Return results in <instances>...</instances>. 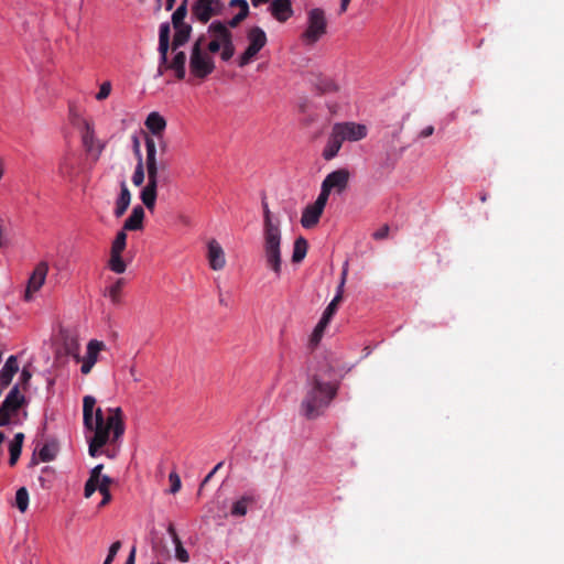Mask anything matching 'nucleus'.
Here are the masks:
<instances>
[{"label":"nucleus","instance_id":"36","mask_svg":"<svg viewBox=\"0 0 564 564\" xmlns=\"http://www.w3.org/2000/svg\"><path fill=\"white\" fill-rule=\"evenodd\" d=\"M126 284L124 279H118L110 288H109V297L112 303L118 304L120 302L121 291Z\"/></svg>","mask_w":564,"mask_h":564},{"label":"nucleus","instance_id":"35","mask_svg":"<svg viewBox=\"0 0 564 564\" xmlns=\"http://www.w3.org/2000/svg\"><path fill=\"white\" fill-rule=\"evenodd\" d=\"M251 502V498L242 497L237 500L231 507V514L235 517H243L247 514L248 503Z\"/></svg>","mask_w":564,"mask_h":564},{"label":"nucleus","instance_id":"51","mask_svg":"<svg viewBox=\"0 0 564 564\" xmlns=\"http://www.w3.org/2000/svg\"><path fill=\"white\" fill-rule=\"evenodd\" d=\"M340 295H335V297L332 300V302L328 304V306L326 307V312L328 313V315H334L337 307H338V304L340 303Z\"/></svg>","mask_w":564,"mask_h":564},{"label":"nucleus","instance_id":"23","mask_svg":"<svg viewBox=\"0 0 564 564\" xmlns=\"http://www.w3.org/2000/svg\"><path fill=\"white\" fill-rule=\"evenodd\" d=\"M208 33L214 36V40H218L220 44L227 43L232 40V34L228 26L220 22L215 21L208 26Z\"/></svg>","mask_w":564,"mask_h":564},{"label":"nucleus","instance_id":"56","mask_svg":"<svg viewBox=\"0 0 564 564\" xmlns=\"http://www.w3.org/2000/svg\"><path fill=\"white\" fill-rule=\"evenodd\" d=\"M102 495V500L99 503V508H102L107 506L111 500V494L109 489H106V491H99Z\"/></svg>","mask_w":564,"mask_h":564},{"label":"nucleus","instance_id":"14","mask_svg":"<svg viewBox=\"0 0 564 564\" xmlns=\"http://www.w3.org/2000/svg\"><path fill=\"white\" fill-rule=\"evenodd\" d=\"M171 35V26L169 22H164L160 25L159 29V54H160V64H159V74L162 75V65L166 63V54L171 47L170 42Z\"/></svg>","mask_w":564,"mask_h":564},{"label":"nucleus","instance_id":"43","mask_svg":"<svg viewBox=\"0 0 564 564\" xmlns=\"http://www.w3.org/2000/svg\"><path fill=\"white\" fill-rule=\"evenodd\" d=\"M111 93V84L110 82H105L100 85L99 91L96 95L97 100H104L108 98Z\"/></svg>","mask_w":564,"mask_h":564},{"label":"nucleus","instance_id":"30","mask_svg":"<svg viewBox=\"0 0 564 564\" xmlns=\"http://www.w3.org/2000/svg\"><path fill=\"white\" fill-rule=\"evenodd\" d=\"M308 245L304 237H299L294 241L292 261L295 263L301 262L307 253Z\"/></svg>","mask_w":564,"mask_h":564},{"label":"nucleus","instance_id":"3","mask_svg":"<svg viewBox=\"0 0 564 564\" xmlns=\"http://www.w3.org/2000/svg\"><path fill=\"white\" fill-rule=\"evenodd\" d=\"M263 208V257L265 265L275 276H280L282 271L281 242L282 232L280 220L274 219L269 209L268 203L262 202Z\"/></svg>","mask_w":564,"mask_h":564},{"label":"nucleus","instance_id":"61","mask_svg":"<svg viewBox=\"0 0 564 564\" xmlns=\"http://www.w3.org/2000/svg\"><path fill=\"white\" fill-rule=\"evenodd\" d=\"M133 149H134V153L138 158V161L140 160V158L142 159V154H141V151H140V143H139V140L138 138H134L133 140Z\"/></svg>","mask_w":564,"mask_h":564},{"label":"nucleus","instance_id":"18","mask_svg":"<svg viewBox=\"0 0 564 564\" xmlns=\"http://www.w3.org/2000/svg\"><path fill=\"white\" fill-rule=\"evenodd\" d=\"M185 63H186V54L183 51L176 52L172 61H169L166 57V63L162 65L163 69H172L175 72V76L177 79L182 80L185 78Z\"/></svg>","mask_w":564,"mask_h":564},{"label":"nucleus","instance_id":"22","mask_svg":"<svg viewBox=\"0 0 564 564\" xmlns=\"http://www.w3.org/2000/svg\"><path fill=\"white\" fill-rule=\"evenodd\" d=\"M144 209L138 205L133 207L131 215L124 220L122 229L128 230H140L143 228Z\"/></svg>","mask_w":564,"mask_h":564},{"label":"nucleus","instance_id":"2","mask_svg":"<svg viewBox=\"0 0 564 564\" xmlns=\"http://www.w3.org/2000/svg\"><path fill=\"white\" fill-rule=\"evenodd\" d=\"M333 367L328 364L322 366L318 371L307 379V389L301 402V413L307 420L321 416L336 398L339 381L332 379Z\"/></svg>","mask_w":564,"mask_h":564},{"label":"nucleus","instance_id":"60","mask_svg":"<svg viewBox=\"0 0 564 564\" xmlns=\"http://www.w3.org/2000/svg\"><path fill=\"white\" fill-rule=\"evenodd\" d=\"M135 547L133 546L124 564H134L135 563Z\"/></svg>","mask_w":564,"mask_h":564},{"label":"nucleus","instance_id":"4","mask_svg":"<svg viewBox=\"0 0 564 564\" xmlns=\"http://www.w3.org/2000/svg\"><path fill=\"white\" fill-rule=\"evenodd\" d=\"M205 35H200L192 46L189 56L191 73L197 78H206L215 69L213 57L203 50Z\"/></svg>","mask_w":564,"mask_h":564},{"label":"nucleus","instance_id":"19","mask_svg":"<svg viewBox=\"0 0 564 564\" xmlns=\"http://www.w3.org/2000/svg\"><path fill=\"white\" fill-rule=\"evenodd\" d=\"M173 28L175 33L171 43V48L175 52L189 40L193 29L188 23L176 24L173 25Z\"/></svg>","mask_w":564,"mask_h":564},{"label":"nucleus","instance_id":"48","mask_svg":"<svg viewBox=\"0 0 564 564\" xmlns=\"http://www.w3.org/2000/svg\"><path fill=\"white\" fill-rule=\"evenodd\" d=\"M112 484V479L107 476V475H104L98 485H97V490L98 491H106V489H109L110 488V485Z\"/></svg>","mask_w":564,"mask_h":564},{"label":"nucleus","instance_id":"27","mask_svg":"<svg viewBox=\"0 0 564 564\" xmlns=\"http://www.w3.org/2000/svg\"><path fill=\"white\" fill-rule=\"evenodd\" d=\"M24 441V434L23 433H17L13 437V440L9 444V452H10V458L9 464L10 466H14L21 455L22 452V445Z\"/></svg>","mask_w":564,"mask_h":564},{"label":"nucleus","instance_id":"58","mask_svg":"<svg viewBox=\"0 0 564 564\" xmlns=\"http://www.w3.org/2000/svg\"><path fill=\"white\" fill-rule=\"evenodd\" d=\"M167 532H169V534L171 535V538H172L173 542H174V543H178L180 538H178V535H177V533H176V530H175V528H174V525H173V524H170V525H169V528H167Z\"/></svg>","mask_w":564,"mask_h":564},{"label":"nucleus","instance_id":"7","mask_svg":"<svg viewBox=\"0 0 564 564\" xmlns=\"http://www.w3.org/2000/svg\"><path fill=\"white\" fill-rule=\"evenodd\" d=\"M247 37L249 45L238 59L239 67H245L248 65L265 46L268 41L265 32L259 26L251 28L247 34Z\"/></svg>","mask_w":564,"mask_h":564},{"label":"nucleus","instance_id":"50","mask_svg":"<svg viewBox=\"0 0 564 564\" xmlns=\"http://www.w3.org/2000/svg\"><path fill=\"white\" fill-rule=\"evenodd\" d=\"M347 271L348 270H347V263H346L344 269H343L341 279H340L339 285L337 288V293H336V295H340V301L343 300V293H344V286H345V283H346Z\"/></svg>","mask_w":564,"mask_h":564},{"label":"nucleus","instance_id":"12","mask_svg":"<svg viewBox=\"0 0 564 564\" xmlns=\"http://www.w3.org/2000/svg\"><path fill=\"white\" fill-rule=\"evenodd\" d=\"M47 272H48V265L46 262H40L35 267L33 273L31 274V276L29 279L28 286L25 290L24 297L26 301H30L32 299V294L34 292H37L41 289V286L44 284Z\"/></svg>","mask_w":564,"mask_h":564},{"label":"nucleus","instance_id":"32","mask_svg":"<svg viewBox=\"0 0 564 564\" xmlns=\"http://www.w3.org/2000/svg\"><path fill=\"white\" fill-rule=\"evenodd\" d=\"M83 144L87 151H93L95 147V131L94 127L90 122L84 121V130H83Z\"/></svg>","mask_w":564,"mask_h":564},{"label":"nucleus","instance_id":"21","mask_svg":"<svg viewBox=\"0 0 564 564\" xmlns=\"http://www.w3.org/2000/svg\"><path fill=\"white\" fill-rule=\"evenodd\" d=\"M144 124L152 134L161 139L166 128V120L159 112L153 111L147 117Z\"/></svg>","mask_w":564,"mask_h":564},{"label":"nucleus","instance_id":"5","mask_svg":"<svg viewBox=\"0 0 564 564\" xmlns=\"http://www.w3.org/2000/svg\"><path fill=\"white\" fill-rule=\"evenodd\" d=\"M327 32V20L324 10L314 8L307 12V28L301 39L305 45H314Z\"/></svg>","mask_w":564,"mask_h":564},{"label":"nucleus","instance_id":"46","mask_svg":"<svg viewBox=\"0 0 564 564\" xmlns=\"http://www.w3.org/2000/svg\"><path fill=\"white\" fill-rule=\"evenodd\" d=\"M171 488L170 491L172 494H176L181 489V479L176 473H171L169 476Z\"/></svg>","mask_w":564,"mask_h":564},{"label":"nucleus","instance_id":"10","mask_svg":"<svg viewBox=\"0 0 564 564\" xmlns=\"http://www.w3.org/2000/svg\"><path fill=\"white\" fill-rule=\"evenodd\" d=\"M147 175L148 182L140 193V199L150 212H153L160 186V170L147 171Z\"/></svg>","mask_w":564,"mask_h":564},{"label":"nucleus","instance_id":"40","mask_svg":"<svg viewBox=\"0 0 564 564\" xmlns=\"http://www.w3.org/2000/svg\"><path fill=\"white\" fill-rule=\"evenodd\" d=\"M144 182V164L143 160L140 158L139 162L137 163L134 173L132 175V183L134 186H141Z\"/></svg>","mask_w":564,"mask_h":564},{"label":"nucleus","instance_id":"29","mask_svg":"<svg viewBox=\"0 0 564 564\" xmlns=\"http://www.w3.org/2000/svg\"><path fill=\"white\" fill-rule=\"evenodd\" d=\"M58 174L63 178L72 180L75 175V160L72 155H65L58 164Z\"/></svg>","mask_w":564,"mask_h":564},{"label":"nucleus","instance_id":"34","mask_svg":"<svg viewBox=\"0 0 564 564\" xmlns=\"http://www.w3.org/2000/svg\"><path fill=\"white\" fill-rule=\"evenodd\" d=\"M15 506L21 512H25L29 507V492L25 487H21L15 492Z\"/></svg>","mask_w":564,"mask_h":564},{"label":"nucleus","instance_id":"6","mask_svg":"<svg viewBox=\"0 0 564 564\" xmlns=\"http://www.w3.org/2000/svg\"><path fill=\"white\" fill-rule=\"evenodd\" d=\"M350 173L347 169H338L326 175L322 182L319 195L328 200L330 193L334 191L341 194L348 187Z\"/></svg>","mask_w":564,"mask_h":564},{"label":"nucleus","instance_id":"16","mask_svg":"<svg viewBox=\"0 0 564 564\" xmlns=\"http://www.w3.org/2000/svg\"><path fill=\"white\" fill-rule=\"evenodd\" d=\"M344 141V138L334 124L323 150V158L327 161L334 159L338 154Z\"/></svg>","mask_w":564,"mask_h":564},{"label":"nucleus","instance_id":"64","mask_svg":"<svg viewBox=\"0 0 564 564\" xmlns=\"http://www.w3.org/2000/svg\"><path fill=\"white\" fill-rule=\"evenodd\" d=\"M130 376L132 377L133 381L138 382L140 379L137 376V369L134 366H131L129 369Z\"/></svg>","mask_w":564,"mask_h":564},{"label":"nucleus","instance_id":"41","mask_svg":"<svg viewBox=\"0 0 564 564\" xmlns=\"http://www.w3.org/2000/svg\"><path fill=\"white\" fill-rule=\"evenodd\" d=\"M223 51L220 53V57L223 61H229L235 54V46L232 40L223 44Z\"/></svg>","mask_w":564,"mask_h":564},{"label":"nucleus","instance_id":"55","mask_svg":"<svg viewBox=\"0 0 564 564\" xmlns=\"http://www.w3.org/2000/svg\"><path fill=\"white\" fill-rule=\"evenodd\" d=\"M223 44L218 40H213L207 45V50L209 53H217L221 48Z\"/></svg>","mask_w":564,"mask_h":564},{"label":"nucleus","instance_id":"63","mask_svg":"<svg viewBox=\"0 0 564 564\" xmlns=\"http://www.w3.org/2000/svg\"><path fill=\"white\" fill-rule=\"evenodd\" d=\"M169 183H170L169 175H164V174L160 173V185L163 186V185H167Z\"/></svg>","mask_w":564,"mask_h":564},{"label":"nucleus","instance_id":"39","mask_svg":"<svg viewBox=\"0 0 564 564\" xmlns=\"http://www.w3.org/2000/svg\"><path fill=\"white\" fill-rule=\"evenodd\" d=\"M102 348H104V343L95 340V339L90 340L87 345V356L85 358L91 359L96 362L97 356Z\"/></svg>","mask_w":564,"mask_h":564},{"label":"nucleus","instance_id":"44","mask_svg":"<svg viewBox=\"0 0 564 564\" xmlns=\"http://www.w3.org/2000/svg\"><path fill=\"white\" fill-rule=\"evenodd\" d=\"M174 544H175V552H176L177 560L183 563L188 562L189 555H188L187 551L183 547L181 540L178 541V543H174Z\"/></svg>","mask_w":564,"mask_h":564},{"label":"nucleus","instance_id":"38","mask_svg":"<svg viewBox=\"0 0 564 564\" xmlns=\"http://www.w3.org/2000/svg\"><path fill=\"white\" fill-rule=\"evenodd\" d=\"M126 246H127V234H126V230L121 229L116 235V238L112 241L110 251L123 252V250L126 249Z\"/></svg>","mask_w":564,"mask_h":564},{"label":"nucleus","instance_id":"33","mask_svg":"<svg viewBox=\"0 0 564 564\" xmlns=\"http://www.w3.org/2000/svg\"><path fill=\"white\" fill-rule=\"evenodd\" d=\"M188 0H183L182 3L176 8V10L172 14V24H181L186 23L185 18L188 13Z\"/></svg>","mask_w":564,"mask_h":564},{"label":"nucleus","instance_id":"28","mask_svg":"<svg viewBox=\"0 0 564 564\" xmlns=\"http://www.w3.org/2000/svg\"><path fill=\"white\" fill-rule=\"evenodd\" d=\"M314 86L316 90L322 95L336 93L338 90V85L335 83V80L326 76L317 77Z\"/></svg>","mask_w":564,"mask_h":564},{"label":"nucleus","instance_id":"59","mask_svg":"<svg viewBox=\"0 0 564 564\" xmlns=\"http://www.w3.org/2000/svg\"><path fill=\"white\" fill-rule=\"evenodd\" d=\"M333 315H328L326 311H324L323 316L318 323H321V327H326V325L332 319Z\"/></svg>","mask_w":564,"mask_h":564},{"label":"nucleus","instance_id":"8","mask_svg":"<svg viewBox=\"0 0 564 564\" xmlns=\"http://www.w3.org/2000/svg\"><path fill=\"white\" fill-rule=\"evenodd\" d=\"M25 399L20 393L19 387L14 386L0 405V426L10 423L12 414H15L24 403Z\"/></svg>","mask_w":564,"mask_h":564},{"label":"nucleus","instance_id":"24","mask_svg":"<svg viewBox=\"0 0 564 564\" xmlns=\"http://www.w3.org/2000/svg\"><path fill=\"white\" fill-rule=\"evenodd\" d=\"M131 202V193L124 181L120 184V195L116 202L115 215L121 217L128 209Z\"/></svg>","mask_w":564,"mask_h":564},{"label":"nucleus","instance_id":"57","mask_svg":"<svg viewBox=\"0 0 564 564\" xmlns=\"http://www.w3.org/2000/svg\"><path fill=\"white\" fill-rule=\"evenodd\" d=\"M433 133H434V127L427 126L420 132L419 135H420V138H427V137H431Z\"/></svg>","mask_w":564,"mask_h":564},{"label":"nucleus","instance_id":"52","mask_svg":"<svg viewBox=\"0 0 564 564\" xmlns=\"http://www.w3.org/2000/svg\"><path fill=\"white\" fill-rule=\"evenodd\" d=\"M389 234V226L384 225L380 229L373 232L372 237L376 240L384 239Z\"/></svg>","mask_w":564,"mask_h":564},{"label":"nucleus","instance_id":"54","mask_svg":"<svg viewBox=\"0 0 564 564\" xmlns=\"http://www.w3.org/2000/svg\"><path fill=\"white\" fill-rule=\"evenodd\" d=\"M224 465L223 462L218 463L208 474L207 476L204 478V480L202 481V487L205 486L212 478L213 476H215V474L218 471V469L221 468V466Z\"/></svg>","mask_w":564,"mask_h":564},{"label":"nucleus","instance_id":"53","mask_svg":"<svg viewBox=\"0 0 564 564\" xmlns=\"http://www.w3.org/2000/svg\"><path fill=\"white\" fill-rule=\"evenodd\" d=\"M96 362L91 359L84 358L80 371L84 375H88Z\"/></svg>","mask_w":564,"mask_h":564},{"label":"nucleus","instance_id":"1","mask_svg":"<svg viewBox=\"0 0 564 564\" xmlns=\"http://www.w3.org/2000/svg\"><path fill=\"white\" fill-rule=\"evenodd\" d=\"M96 399L91 395H85L83 399V419L84 425L88 431L94 432L89 440L88 452L95 457L99 449L110 440L112 432V442H117L124 433L123 413L121 408H109L105 416L101 409L97 408L94 415Z\"/></svg>","mask_w":564,"mask_h":564},{"label":"nucleus","instance_id":"31","mask_svg":"<svg viewBox=\"0 0 564 564\" xmlns=\"http://www.w3.org/2000/svg\"><path fill=\"white\" fill-rule=\"evenodd\" d=\"M122 252L110 251V259L108 262L109 269L115 273H123L127 269V264L121 257Z\"/></svg>","mask_w":564,"mask_h":564},{"label":"nucleus","instance_id":"13","mask_svg":"<svg viewBox=\"0 0 564 564\" xmlns=\"http://www.w3.org/2000/svg\"><path fill=\"white\" fill-rule=\"evenodd\" d=\"M335 127L340 132L345 141H359L366 138L367 127L356 122H340L335 123Z\"/></svg>","mask_w":564,"mask_h":564},{"label":"nucleus","instance_id":"9","mask_svg":"<svg viewBox=\"0 0 564 564\" xmlns=\"http://www.w3.org/2000/svg\"><path fill=\"white\" fill-rule=\"evenodd\" d=\"M192 15L203 24H206L213 17L219 15L223 11L220 0H194Z\"/></svg>","mask_w":564,"mask_h":564},{"label":"nucleus","instance_id":"20","mask_svg":"<svg viewBox=\"0 0 564 564\" xmlns=\"http://www.w3.org/2000/svg\"><path fill=\"white\" fill-rule=\"evenodd\" d=\"M145 150H147V158H145V169L147 171H153V170H165V165L162 164L161 167L158 164L156 160V142L152 137L145 138Z\"/></svg>","mask_w":564,"mask_h":564},{"label":"nucleus","instance_id":"45","mask_svg":"<svg viewBox=\"0 0 564 564\" xmlns=\"http://www.w3.org/2000/svg\"><path fill=\"white\" fill-rule=\"evenodd\" d=\"M229 6L232 8H239V13H243L246 15H249V4L247 0H230Z\"/></svg>","mask_w":564,"mask_h":564},{"label":"nucleus","instance_id":"37","mask_svg":"<svg viewBox=\"0 0 564 564\" xmlns=\"http://www.w3.org/2000/svg\"><path fill=\"white\" fill-rule=\"evenodd\" d=\"M57 447L54 443L45 444L39 452L40 459L42 462H51L55 458Z\"/></svg>","mask_w":564,"mask_h":564},{"label":"nucleus","instance_id":"49","mask_svg":"<svg viewBox=\"0 0 564 564\" xmlns=\"http://www.w3.org/2000/svg\"><path fill=\"white\" fill-rule=\"evenodd\" d=\"M248 15L243 14V13H237L232 19H230L228 22H227V26L228 29L229 28H237Z\"/></svg>","mask_w":564,"mask_h":564},{"label":"nucleus","instance_id":"17","mask_svg":"<svg viewBox=\"0 0 564 564\" xmlns=\"http://www.w3.org/2000/svg\"><path fill=\"white\" fill-rule=\"evenodd\" d=\"M269 10L272 17L281 23L286 22L293 15L291 0H273Z\"/></svg>","mask_w":564,"mask_h":564},{"label":"nucleus","instance_id":"25","mask_svg":"<svg viewBox=\"0 0 564 564\" xmlns=\"http://www.w3.org/2000/svg\"><path fill=\"white\" fill-rule=\"evenodd\" d=\"M102 469L104 465L99 464L90 470L89 478L87 479L84 488L85 498H90L93 494L97 490V485L100 478L104 476L101 475Z\"/></svg>","mask_w":564,"mask_h":564},{"label":"nucleus","instance_id":"26","mask_svg":"<svg viewBox=\"0 0 564 564\" xmlns=\"http://www.w3.org/2000/svg\"><path fill=\"white\" fill-rule=\"evenodd\" d=\"M18 370H19V366H18L17 357L10 356L7 359L2 369L0 370V382L3 386H8L11 382L13 376L18 372Z\"/></svg>","mask_w":564,"mask_h":564},{"label":"nucleus","instance_id":"15","mask_svg":"<svg viewBox=\"0 0 564 564\" xmlns=\"http://www.w3.org/2000/svg\"><path fill=\"white\" fill-rule=\"evenodd\" d=\"M207 258L209 267L215 271H219L226 265L225 252L215 239L208 242Z\"/></svg>","mask_w":564,"mask_h":564},{"label":"nucleus","instance_id":"47","mask_svg":"<svg viewBox=\"0 0 564 564\" xmlns=\"http://www.w3.org/2000/svg\"><path fill=\"white\" fill-rule=\"evenodd\" d=\"M120 547H121L120 541L113 542L109 547V552H108L106 560L112 562L115 560L117 553L119 552Z\"/></svg>","mask_w":564,"mask_h":564},{"label":"nucleus","instance_id":"62","mask_svg":"<svg viewBox=\"0 0 564 564\" xmlns=\"http://www.w3.org/2000/svg\"><path fill=\"white\" fill-rule=\"evenodd\" d=\"M31 379V373L26 369H23L21 372V380L28 382Z\"/></svg>","mask_w":564,"mask_h":564},{"label":"nucleus","instance_id":"11","mask_svg":"<svg viewBox=\"0 0 564 564\" xmlns=\"http://www.w3.org/2000/svg\"><path fill=\"white\" fill-rule=\"evenodd\" d=\"M326 204L327 200L318 195L317 199L313 204L304 208L301 217V225L307 229L316 226Z\"/></svg>","mask_w":564,"mask_h":564},{"label":"nucleus","instance_id":"42","mask_svg":"<svg viewBox=\"0 0 564 564\" xmlns=\"http://www.w3.org/2000/svg\"><path fill=\"white\" fill-rule=\"evenodd\" d=\"M324 329H325V327H321V323H318L316 325V327L314 328V330L310 337V345L312 347H315L319 343V340L323 336Z\"/></svg>","mask_w":564,"mask_h":564}]
</instances>
